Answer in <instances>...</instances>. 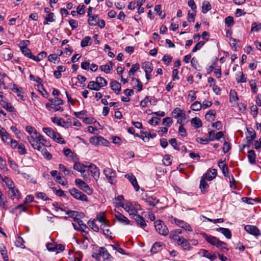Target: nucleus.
I'll return each mask as SVG.
<instances>
[{"mask_svg":"<svg viewBox=\"0 0 261 261\" xmlns=\"http://www.w3.org/2000/svg\"><path fill=\"white\" fill-rule=\"evenodd\" d=\"M28 141L34 149L39 151L41 150L42 147H50L51 146L50 144L39 133L29 139Z\"/></svg>","mask_w":261,"mask_h":261,"instance_id":"f257e3e1","label":"nucleus"},{"mask_svg":"<svg viewBox=\"0 0 261 261\" xmlns=\"http://www.w3.org/2000/svg\"><path fill=\"white\" fill-rule=\"evenodd\" d=\"M122 207L127 212L129 215L134 217L138 213L139 210L141 209L140 205L136 202L126 201Z\"/></svg>","mask_w":261,"mask_h":261,"instance_id":"f03ea898","label":"nucleus"},{"mask_svg":"<svg viewBox=\"0 0 261 261\" xmlns=\"http://www.w3.org/2000/svg\"><path fill=\"white\" fill-rule=\"evenodd\" d=\"M50 102L45 104L46 108L49 110H53L55 112L58 111H63V109L60 107L63 105V100L59 97H55V98L49 99Z\"/></svg>","mask_w":261,"mask_h":261,"instance_id":"7ed1b4c3","label":"nucleus"},{"mask_svg":"<svg viewBox=\"0 0 261 261\" xmlns=\"http://www.w3.org/2000/svg\"><path fill=\"white\" fill-rule=\"evenodd\" d=\"M2 141L7 144L10 145L12 148L16 149L17 145V141L11 138L8 133L5 130L0 134Z\"/></svg>","mask_w":261,"mask_h":261,"instance_id":"20e7f679","label":"nucleus"},{"mask_svg":"<svg viewBox=\"0 0 261 261\" xmlns=\"http://www.w3.org/2000/svg\"><path fill=\"white\" fill-rule=\"evenodd\" d=\"M103 173L108 182L111 185H115L117 181L116 174L114 170L110 168H106L103 170Z\"/></svg>","mask_w":261,"mask_h":261,"instance_id":"39448f33","label":"nucleus"},{"mask_svg":"<svg viewBox=\"0 0 261 261\" xmlns=\"http://www.w3.org/2000/svg\"><path fill=\"white\" fill-rule=\"evenodd\" d=\"M154 227L157 232L160 234L166 236L169 233L167 227L161 220H158L154 222Z\"/></svg>","mask_w":261,"mask_h":261,"instance_id":"423d86ee","label":"nucleus"},{"mask_svg":"<svg viewBox=\"0 0 261 261\" xmlns=\"http://www.w3.org/2000/svg\"><path fill=\"white\" fill-rule=\"evenodd\" d=\"M75 184L80 189L86 192L87 194L91 195L92 194V189L83 180L80 179H76L75 180Z\"/></svg>","mask_w":261,"mask_h":261,"instance_id":"0eeeda50","label":"nucleus"},{"mask_svg":"<svg viewBox=\"0 0 261 261\" xmlns=\"http://www.w3.org/2000/svg\"><path fill=\"white\" fill-rule=\"evenodd\" d=\"M3 92H0V105L10 112L14 111V107L9 102L8 100L4 96Z\"/></svg>","mask_w":261,"mask_h":261,"instance_id":"6e6552de","label":"nucleus"},{"mask_svg":"<svg viewBox=\"0 0 261 261\" xmlns=\"http://www.w3.org/2000/svg\"><path fill=\"white\" fill-rule=\"evenodd\" d=\"M70 193L76 199L83 201H88L87 196L75 188H73L70 190Z\"/></svg>","mask_w":261,"mask_h":261,"instance_id":"1a4fd4ad","label":"nucleus"},{"mask_svg":"<svg viewBox=\"0 0 261 261\" xmlns=\"http://www.w3.org/2000/svg\"><path fill=\"white\" fill-rule=\"evenodd\" d=\"M87 168L90 172L91 176L96 181H97L100 176L99 169L98 167L93 164H90L89 165H87Z\"/></svg>","mask_w":261,"mask_h":261,"instance_id":"9d476101","label":"nucleus"},{"mask_svg":"<svg viewBox=\"0 0 261 261\" xmlns=\"http://www.w3.org/2000/svg\"><path fill=\"white\" fill-rule=\"evenodd\" d=\"M90 143L95 145H102L107 146L108 142L101 136H94L90 138Z\"/></svg>","mask_w":261,"mask_h":261,"instance_id":"9b49d317","label":"nucleus"},{"mask_svg":"<svg viewBox=\"0 0 261 261\" xmlns=\"http://www.w3.org/2000/svg\"><path fill=\"white\" fill-rule=\"evenodd\" d=\"M11 85V80L6 74H0V88L6 89Z\"/></svg>","mask_w":261,"mask_h":261,"instance_id":"f8f14e48","label":"nucleus"},{"mask_svg":"<svg viewBox=\"0 0 261 261\" xmlns=\"http://www.w3.org/2000/svg\"><path fill=\"white\" fill-rule=\"evenodd\" d=\"M20 50L22 52V53L26 57L33 59L34 61H40V58L39 57H35V56L33 55L31 53V51L29 48L25 46H22L20 47Z\"/></svg>","mask_w":261,"mask_h":261,"instance_id":"ddd939ff","label":"nucleus"},{"mask_svg":"<svg viewBox=\"0 0 261 261\" xmlns=\"http://www.w3.org/2000/svg\"><path fill=\"white\" fill-rule=\"evenodd\" d=\"M100 255L102 256L103 261H112L113 257L108 252L107 250L103 247H100L98 249Z\"/></svg>","mask_w":261,"mask_h":261,"instance_id":"4468645a","label":"nucleus"},{"mask_svg":"<svg viewBox=\"0 0 261 261\" xmlns=\"http://www.w3.org/2000/svg\"><path fill=\"white\" fill-rule=\"evenodd\" d=\"M223 136L224 134L222 132H219L215 134L214 130H211L208 133V140L210 141H213L216 140H219L221 138L223 137Z\"/></svg>","mask_w":261,"mask_h":261,"instance_id":"2eb2a0df","label":"nucleus"},{"mask_svg":"<svg viewBox=\"0 0 261 261\" xmlns=\"http://www.w3.org/2000/svg\"><path fill=\"white\" fill-rule=\"evenodd\" d=\"M114 216L115 217L120 223L124 225L129 224V220L120 212L115 211L114 213Z\"/></svg>","mask_w":261,"mask_h":261,"instance_id":"dca6fc26","label":"nucleus"},{"mask_svg":"<svg viewBox=\"0 0 261 261\" xmlns=\"http://www.w3.org/2000/svg\"><path fill=\"white\" fill-rule=\"evenodd\" d=\"M245 230L249 233L258 236L260 234V230L255 226L247 225L245 226Z\"/></svg>","mask_w":261,"mask_h":261,"instance_id":"f3484780","label":"nucleus"},{"mask_svg":"<svg viewBox=\"0 0 261 261\" xmlns=\"http://www.w3.org/2000/svg\"><path fill=\"white\" fill-rule=\"evenodd\" d=\"M8 195L9 196V198L12 200L15 198L17 199L21 198V194L20 192L15 187L9 189Z\"/></svg>","mask_w":261,"mask_h":261,"instance_id":"a211bd4d","label":"nucleus"},{"mask_svg":"<svg viewBox=\"0 0 261 261\" xmlns=\"http://www.w3.org/2000/svg\"><path fill=\"white\" fill-rule=\"evenodd\" d=\"M217 175V170L215 169H210L206 173L203 175L202 177L207 179L208 181H211L214 179Z\"/></svg>","mask_w":261,"mask_h":261,"instance_id":"6ab92c4d","label":"nucleus"},{"mask_svg":"<svg viewBox=\"0 0 261 261\" xmlns=\"http://www.w3.org/2000/svg\"><path fill=\"white\" fill-rule=\"evenodd\" d=\"M125 177L127 178L129 181L131 182L132 185L133 186L134 189L136 191H139V186L138 184L136 178L134 175L132 174H127L125 175Z\"/></svg>","mask_w":261,"mask_h":261,"instance_id":"aec40b11","label":"nucleus"},{"mask_svg":"<svg viewBox=\"0 0 261 261\" xmlns=\"http://www.w3.org/2000/svg\"><path fill=\"white\" fill-rule=\"evenodd\" d=\"M1 56L5 60H9L13 57L11 50L8 48H4L0 52Z\"/></svg>","mask_w":261,"mask_h":261,"instance_id":"412c9836","label":"nucleus"},{"mask_svg":"<svg viewBox=\"0 0 261 261\" xmlns=\"http://www.w3.org/2000/svg\"><path fill=\"white\" fill-rule=\"evenodd\" d=\"M25 129L26 132H27L29 134V136H28L27 137L28 140L31 139V138H33L39 134V133L37 132L36 129L34 127L30 125L27 126L25 128Z\"/></svg>","mask_w":261,"mask_h":261,"instance_id":"4be33fe9","label":"nucleus"},{"mask_svg":"<svg viewBox=\"0 0 261 261\" xmlns=\"http://www.w3.org/2000/svg\"><path fill=\"white\" fill-rule=\"evenodd\" d=\"M94 83L98 86L100 89L102 88L103 87L106 86L107 85V81L103 77L101 76H97L95 79V81H94Z\"/></svg>","mask_w":261,"mask_h":261,"instance_id":"5701e85b","label":"nucleus"},{"mask_svg":"<svg viewBox=\"0 0 261 261\" xmlns=\"http://www.w3.org/2000/svg\"><path fill=\"white\" fill-rule=\"evenodd\" d=\"M8 163L10 165V167L13 170L15 173L17 174H23L19 169V167L17 164L13 161L10 158H8Z\"/></svg>","mask_w":261,"mask_h":261,"instance_id":"b1692460","label":"nucleus"},{"mask_svg":"<svg viewBox=\"0 0 261 261\" xmlns=\"http://www.w3.org/2000/svg\"><path fill=\"white\" fill-rule=\"evenodd\" d=\"M164 246L163 243L156 242L153 244L150 251L152 253H156L162 250Z\"/></svg>","mask_w":261,"mask_h":261,"instance_id":"393cba45","label":"nucleus"},{"mask_svg":"<svg viewBox=\"0 0 261 261\" xmlns=\"http://www.w3.org/2000/svg\"><path fill=\"white\" fill-rule=\"evenodd\" d=\"M202 255L211 260H214L217 258V256L215 253L208 252L205 249H201L199 252Z\"/></svg>","mask_w":261,"mask_h":261,"instance_id":"a878e982","label":"nucleus"},{"mask_svg":"<svg viewBox=\"0 0 261 261\" xmlns=\"http://www.w3.org/2000/svg\"><path fill=\"white\" fill-rule=\"evenodd\" d=\"M113 66V63L111 62H108L105 65H102L100 66V69L102 71H103L106 73H109L111 70L112 69Z\"/></svg>","mask_w":261,"mask_h":261,"instance_id":"bb28decb","label":"nucleus"},{"mask_svg":"<svg viewBox=\"0 0 261 261\" xmlns=\"http://www.w3.org/2000/svg\"><path fill=\"white\" fill-rule=\"evenodd\" d=\"M110 86L112 90L116 94H119L121 91V85L116 81H113L110 83Z\"/></svg>","mask_w":261,"mask_h":261,"instance_id":"cd10ccee","label":"nucleus"},{"mask_svg":"<svg viewBox=\"0 0 261 261\" xmlns=\"http://www.w3.org/2000/svg\"><path fill=\"white\" fill-rule=\"evenodd\" d=\"M177 244L182 247L185 250H190L191 249V247L190 246V244L188 242L186 239L183 237H181Z\"/></svg>","mask_w":261,"mask_h":261,"instance_id":"c85d7f7f","label":"nucleus"},{"mask_svg":"<svg viewBox=\"0 0 261 261\" xmlns=\"http://www.w3.org/2000/svg\"><path fill=\"white\" fill-rule=\"evenodd\" d=\"M216 231L222 233L228 239L231 238V232L228 228L219 227L216 229Z\"/></svg>","mask_w":261,"mask_h":261,"instance_id":"c756f323","label":"nucleus"},{"mask_svg":"<svg viewBox=\"0 0 261 261\" xmlns=\"http://www.w3.org/2000/svg\"><path fill=\"white\" fill-rule=\"evenodd\" d=\"M173 114L174 115V117L175 118H178L179 117L185 118V112L179 108H176L173 110Z\"/></svg>","mask_w":261,"mask_h":261,"instance_id":"7c9ffc66","label":"nucleus"},{"mask_svg":"<svg viewBox=\"0 0 261 261\" xmlns=\"http://www.w3.org/2000/svg\"><path fill=\"white\" fill-rule=\"evenodd\" d=\"M109 225L107 223L102 224L101 225V229L102 230V232L105 236L112 239V232L110 229L109 228Z\"/></svg>","mask_w":261,"mask_h":261,"instance_id":"2f4dec72","label":"nucleus"},{"mask_svg":"<svg viewBox=\"0 0 261 261\" xmlns=\"http://www.w3.org/2000/svg\"><path fill=\"white\" fill-rule=\"evenodd\" d=\"M247 158L249 162L254 165L256 163V154L255 151L253 150H250L248 151Z\"/></svg>","mask_w":261,"mask_h":261,"instance_id":"473e14b6","label":"nucleus"},{"mask_svg":"<svg viewBox=\"0 0 261 261\" xmlns=\"http://www.w3.org/2000/svg\"><path fill=\"white\" fill-rule=\"evenodd\" d=\"M74 221L78 224L79 226V230L83 232H87V230H89L88 227L87 225L84 223L83 221L79 218H74Z\"/></svg>","mask_w":261,"mask_h":261,"instance_id":"72a5a7b5","label":"nucleus"},{"mask_svg":"<svg viewBox=\"0 0 261 261\" xmlns=\"http://www.w3.org/2000/svg\"><path fill=\"white\" fill-rule=\"evenodd\" d=\"M218 164L219 167L221 169L223 175L226 177L228 176L227 166L221 160L218 162Z\"/></svg>","mask_w":261,"mask_h":261,"instance_id":"f704fd0d","label":"nucleus"},{"mask_svg":"<svg viewBox=\"0 0 261 261\" xmlns=\"http://www.w3.org/2000/svg\"><path fill=\"white\" fill-rule=\"evenodd\" d=\"M87 167V166L84 165L79 162H76L74 163L73 166V169L82 173H83L85 171V169Z\"/></svg>","mask_w":261,"mask_h":261,"instance_id":"c9c22d12","label":"nucleus"},{"mask_svg":"<svg viewBox=\"0 0 261 261\" xmlns=\"http://www.w3.org/2000/svg\"><path fill=\"white\" fill-rule=\"evenodd\" d=\"M205 180L206 179H204V177H201L200 182L199 188L202 193L205 192L209 187V185L207 184V182L205 181Z\"/></svg>","mask_w":261,"mask_h":261,"instance_id":"e433bc0d","label":"nucleus"},{"mask_svg":"<svg viewBox=\"0 0 261 261\" xmlns=\"http://www.w3.org/2000/svg\"><path fill=\"white\" fill-rule=\"evenodd\" d=\"M134 219L136 220L137 223L140 225L141 227H144L146 226V224L144 218L140 215H136L133 217Z\"/></svg>","mask_w":261,"mask_h":261,"instance_id":"4c0bfd02","label":"nucleus"},{"mask_svg":"<svg viewBox=\"0 0 261 261\" xmlns=\"http://www.w3.org/2000/svg\"><path fill=\"white\" fill-rule=\"evenodd\" d=\"M99 21V18L97 15H94L89 16L88 23L91 26L96 25Z\"/></svg>","mask_w":261,"mask_h":261,"instance_id":"58836bf2","label":"nucleus"},{"mask_svg":"<svg viewBox=\"0 0 261 261\" xmlns=\"http://www.w3.org/2000/svg\"><path fill=\"white\" fill-rule=\"evenodd\" d=\"M192 125L195 128H200L202 125V123L201 120L198 117H194L191 120Z\"/></svg>","mask_w":261,"mask_h":261,"instance_id":"ea45409f","label":"nucleus"},{"mask_svg":"<svg viewBox=\"0 0 261 261\" xmlns=\"http://www.w3.org/2000/svg\"><path fill=\"white\" fill-rule=\"evenodd\" d=\"M123 199V196L122 195H119L114 199L113 203L116 207H122V205L124 204V203L122 202Z\"/></svg>","mask_w":261,"mask_h":261,"instance_id":"a19ab883","label":"nucleus"},{"mask_svg":"<svg viewBox=\"0 0 261 261\" xmlns=\"http://www.w3.org/2000/svg\"><path fill=\"white\" fill-rule=\"evenodd\" d=\"M8 201L6 198L3 195L2 192L0 193V207L4 210L7 209Z\"/></svg>","mask_w":261,"mask_h":261,"instance_id":"79ce46f5","label":"nucleus"},{"mask_svg":"<svg viewBox=\"0 0 261 261\" xmlns=\"http://www.w3.org/2000/svg\"><path fill=\"white\" fill-rule=\"evenodd\" d=\"M0 178L2 179L3 182H4L6 184V186L9 188V189L15 187L13 181L10 178L8 177H5L3 178L2 176V178Z\"/></svg>","mask_w":261,"mask_h":261,"instance_id":"37998d69","label":"nucleus"},{"mask_svg":"<svg viewBox=\"0 0 261 261\" xmlns=\"http://www.w3.org/2000/svg\"><path fill=\"white\" fill-rule=\"evenodd\" d=\"M51 120L53 122L56 123L57 125L63 127L65 126L66 124V122H65V121L63 119L61 118H51Z\"/></svg>","mask_w":261,"mask_h":261,"instance_id":"c03bdc74","label":"nucleus"},{"mask_svg":"<svg viewBox=\"0 0 261 261\" xmlns=\"http://www.w3.org/2000/svg\"><path fill=\"white\" fill-rule=\"evenodd\" d=\"M96 219L100 222L101 224H106L108 220L106 219L105 212L99 213L96 216Z\"/></svg>","mask_w":261,"mask_h":261,"instance_id":"a18cd8bd","label":"nucleus"},{"mask_svg":"<svg viewBox=\"0 0 261 261\" xmlns=\"http://www.w3.org/2000/svg\"><path fill=\"white\" fill-rule=\"evenodd\" d=\"M203 237L204 239L211 245L214 246L216 242L217 241L218 239L215 237L208 236L206 234L203 233Z\"/></svg>","mask_w":261,"mask_h":261,"instance_id":"49530a36","label":"nucleus"},{"mask_svg":"<svg viewBox=\"0 0 261 261\" xmlns=\"http://www.w3.org/2000/svg\"><path fill=\"white\" fill-rule=\"evenodd\" d=\"M216 113L215 110H211L207 112L205 116V119L207 121L214 120L216 116Z\"/></svg>","mask_w":261,"mask_h":261,"instance_id":"de8ad7c7","label":"nucleus"},{"mask_svg":"<svg viewBox=\"0 0 261 261\" xmlns=\"http://www.w3.org/2000/svg\"><path fill=\"white\" fill-rule=\"evenodd\" d=\"M236 76L237 83H245L246 82L247 76L242 72H238Z\"/></svg>","mask_w":261,"mask_h":261,"instance_id":"09e8293b","label":"nucleus"},{"mask_svg":"<svg viewBox=\"0 0 261 261\" xmlns=\"http://www.w3.org/2000/svg\"><path fill=\"white\" fill-rule=\"evenodd\" d=\"M55 21L54 18V14L53 13H49L47 16L45 18L43 21L44 24H48L50 22H53Z\"/></svg>","mask_w":261,"mask_h":261,"instance_id":"8fccbe9b","label":"nucleus"},{"mask_svg":"<svg viewBox=\"0 0 261 261\" xmlns=\"http://www.w3.org/2000/svg\"><path fill=\"white\" fill-rule=\"evenodd\" d=\"M59 170L63 172L65 175H69L71 176L72 174V172L70 171L69 169L67 168L63 164H59Z\"/></svg>","mask_w":261,"mask_h":261,"instance_id":"3c124183","label":"nucleus"},{"mask_svg":"<svg viewBox=\"0 0 261 261\" xmlns=\"http://www.w3.org/2000/svg\"><path fill=\"white\" fill-rule=\"evenodd\" d=\"M211 8V5L207 1H204L202 3V12L203 13H207Z\"/></svg>","mask_w":261,"mask_h":261,"instance_id":"603ef678","label":"nucleus"},{"mask_svg":"<svg viewBox=\"0 0 261 261\" xmlns=\"http://www.w3.org/2000/svg\"><path fill=\"white\" fill-rule=\"evenodd\" d=\"M142 68L144 70L145 73H151L152 71L151 64L149 62H144L142 64Z\"/></svg>","mask_w":261,"mask_h":261,"instance_id":"864d4df0","label":"nucleus"},{"mask_svg":"<svg viewBox=\"0 0 261 261\" xmlns=\"http://www.w3.org/2000/svg\"><path fill=\"white\" fill-rule=\"evenodd\" d=\"M248 135L246 136V139L247 140L249 144L256 137V134L255 131L253 130H248Z\"/></svg>","mask_w":261,"mask_h":261,"instance_id":"5fc2aeb1","label":"nucleus"},{"mask_svg":"<svg viewBox=\"0 0 261 261\" xmlns=\"http://www.w3.org/2000/svg\"><path fill=\"white\" fill-rule=\"evenodd\" d=\"M190 108L193 111H199L202 108V104L199 101H196L191 105Z\"/></svg>","mask_w":261,"mask_h":261,"instance_id":"6e6d98bb","label":"nucleus"},{"mask_svg":"<svg viewBox=\"0 0 261 261\" xmlns=\"http://www.w3.org/2000/svg\"><path fill=\"white\" fill-rule=\"evenodd\" d=\"M65 67L63 66H59L58 67H57V69L56 70H55L54 72V74L55 75V76L57 78V79H59V77H60L61 75V72H63L65 70Z\"/></svg>","mask_w":261,"mask_h":261,"instance_id":"4d7b16f0","label":"nucleus"},{"mask_svg":"<svg viewBox=\"0 0 261 261\" xmlns=\"http://www.w3.org/2000/svg\"><path fill=\"white\" fill-rule=\"evenodd\" d=\"M18 150V152L20 154L23 155L27 153V150L24 146V145L22 143L18 144L17 142V145L16 148Z\"/></svg>","mask_w":261,"mask_h":261,"instance_id":"13d9d810","label":"nucleus"},{"mask_svg":"<svg viewBox=\"0 0 261 261\" xmlns=\"http://www.w3.org/2000/svg\"><path fill=\"white\" fill-rule=\"evenodd\" d=\"M214 246L222 250L224 249L228 250V249L226 247V244L222 241H221L218 239Z\"/></svg>","mask_w":261,"mask_h":261,"instance_id":"bf43d9fd","label":"nucleus"},{"mask_svg":"<svg viewBox=\"0 0 261 261\" xmlns=\"http://www.w3.org/2000/svg\"><path fill=\"white\" fill-rule=\"evenodd\" d=\"M139 67L140 65L138 63L133 64L128 72V75L129 76L134 75L135 72L139 69Z\"/></svg>","mask_w":261,"mask_h":261,"instance_id":"052dcab7","label":"nucleus"},{"mask_svg":"<svg viewBox=\"0 0 261 261\" xmlns=\"http://www.w3.org/2000/svg\"><path fill=\"white\" fill-rule=\"evenodd\" d=\"M146 202L150 205L155 206L159 202V200L155 197H148L146 199Z\"/></svg>","mask_w":261,"mask_h":261,"instance_id":"680f3d73","label":"nucleus"},{"mask_svg":"<svg viewBox=\"0 0 261 261\" xmlns=\"http://www.w3.org/2000/svg\"><path fill=\"white\" fill-rule=\"evenodd\" d=\"M172 156L170 155H165L163 159V163L165 166H169L171 164Z\"/></svg>","mask_w":261,"mask_h":261,"instance_id":"e2e57ef3","label":"nucleus"},{"mask_svg":"<svg viewBox=\"0 0 261 261\" xmlns=\"http://www.w3.org/2000/svg\"><path fill=\"white\" fill-rule=\"evenodd\" d=\"M41 152L42 155L44 156V158L47 160H50L52 159V155L51 153H50L46 149L42 148H41V150L40 151Z\"/></svg>","mask_w":261,"mask_h":261,"instance_id":"0e129e2a","label":"nucleus"},{"mask_svg":"<svg viewBox=\"0 0 261 261\" xmlns=\"http://www.w3.org/2000/svg\"><path fill=\"white\" fill-rule=\"evenodd\" d=\"M169 237L176 243H177L181 238V237H179L177 234H176V232L174 231H171L170 232Z\"/></svg>","mask_w":261,"mask_h":261,"instance_id":"69168bd1","label":"nucleus"},{"mask_svg":"<svg viewBox=\"0 0 261 261\" xmlns=\"http://www.w3.org/2000/svg\"><path fill=\"white\" fill-rule=\"evenodd\" d=\"M261 29V24L256 22H253L251 29V32H258Z\"/></svg>","mask_w":261,"mask_h":261,"instance_id":"338daca9","label":"nucleus"},{"mask_svg":"<svg viewBox=\"0 0 261 261\" xmlns=\"http://www.w3.org/2000/svg\"><path fill=\"white\" fill-rule=\"evenodd\" d=\"M88 224L90 227V228L93 229L95 232H98L99 231L98 226L95 224V222L94 220H89L88 222Z\"/></svg>","mask_w":261,"mask_h":261,"instance_id":"774afa93","label":"nucleus"}]
</instances>
